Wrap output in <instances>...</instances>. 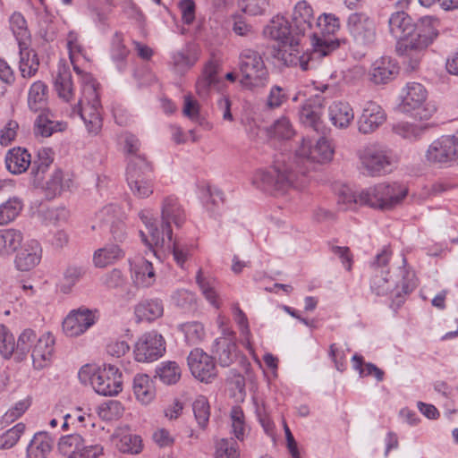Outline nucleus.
Wrapping results in <instances>:
<instances>
[{"mask_svg": "<svg viewBox=\"0 0 458 458\" xmlns=\"http://www.w3.org/2000/svg\"><path fill=\"white\" fill-rule=\"evenodd\" d=\"M97 321L96 312L84 307L72 310L63 322V330L67 336L75 337L84 334Z\"/></svg>", "mask_w": 458, "mask_h": 458, "instance_id": "obj_14", "label": "nucleus"}, {"mask_svg": "<svg viewBox=\"0 0 458 458\" xmlns=\"http://www.w3.org/2000/svg\"><path fill=\"white\" fill-rule=\"evenodd\" d=\"M301 122L314 131H318L321 126L319 107L314 105V101L309 99L300 110Z\"/></svg>", "mask_w": 458, "mask_h": 458, "instance_id": "obj_42", "label": "nucleus"}, {"mask_svg": "<svg viewBox=\"0 0 458 458\" xmlns=\"http://www.w3.org/2000/svg\"><path fill=\"white\" fill-rule=\"evenodd\" d=\"M312 52L302 53L298 46H288L289 49L282 52V60L287 66H300L302 71H308L314 59L326 56L339 47V40H333L312 33L310 38Z\"/></svg>", "mask_w": 458, "mask_h": 458, "instance_id": "obj_5", "label": "nucleus"}, {"mask_svg": "<svg viewBox=\"0 0 458 458\" xmlns=\"http://www.w3.org/2000/svg\"><path fill=\"white\" fill-rule=\"evenodd\" d=\"M264 34L283 46H299L300 37L284 16L276 15L264 29Z\"/></svg>", "mask_w": 458, "mask_h": 458, "instance_id": "obj_16", "label": "nucleus"}, {"mask_svg": "<svg viewBox=\"0 0 458 458\" xmlns=\"http://www.w3.org/2000/svg\"><path fill=\"white\" fill-rule=\"evenodd\" d=\"M161 219L170 225L173 223L176 227H181L184 224L186 220L185 211L175 196H167L163 199Z\"/></svg>", "mask_w": 458, "mask_h": 458, "instance_id": "obj_23", "label": "nucleus"}, {"mask_svg": "<svg viewBox=\"0 0 458 458\" xmlns=\"http://www.w3.org/2000/svg\"><path fill=\"white\" fill-rule=\"evenodd\" d=\"M388 275V270L373 271L370 288L377 295H386L392 292L394 286H398V284L390 279Z\"/></svg>", "mask_w": 458, "mask_h": 458, "instance_id": "obj_40", "label": "nucleus"}, {"mask_svg": "<svg viewBox=\"0 0 458 458\" xmlns=\"http://www.w3.org/2000/svg\"><path fill=\"white\" fill-rule=\"evenodd\" d=\"M23 233L17 229L0 230V256H10L21 246Z\"/></svg>", "mask_w": 458, "mask_h": 458, "instance_id": "obj_33", "label": "nucleus"}, {"mask_svg": "<svg viewBox=\"0 0 458 458\" xmlns=\"http://www.w3.org/2000/svg\"><path fill=\"white\" fill-rule=\"evenodd\" d=\"M24 430L25 425L20 422L2 434L0 436V450L10 449L15 445Z\"/></svg>", "mask_w": 458, "mask_h": 458, "instance_id": "obj_59", "label": "nucleus"}, {"mask_svg": "<svg viewBox=\"0 0 458 458\" xmlns=\"http://www.w3.org/2000/svg\"><path fill=\"white\" fill-rule=\"evenodd\" d=\"M149 238L144 232L140 231L142 242L150 248L160 247L170 249L173 241V230L169 224L161 220L160 225L157 222L147 228Z\"/></svg>", "mask_w": 458, "mask_h": 458, "instance_id": "obj_20", "label": "nucleus"}, {"mask_svg": "<svg viewBox=\"0 0 458 458\" xmlns=\"http://www.w3.org/2000/svg\"><path fill=\"white\" fill-rule=\"evenodd\" d=\"M66 126L65 123L53 119V114L49 112L42 111L34 122V133L36 136L47 138L55 132L64 131Z\"/></svg>", "mask_w": 458, "mask_h": 458, "instance_id": "obj_24", "label": "nucleus"}, {"mask_svg": "<svg viewBox=\"0 0 458 458\" xmlns=\"http://www.w3.org/2000/svg\"><path fill=\"white\" fill-rule=\"evenodd\" d=\"M398 72L397 63L391 57L383 56L372 64L369 72L370 80L375 84H386L392 81Z\"/></svg>", "mask_w": 458, "mask_h": 458, "instance_id": "obj_22", "label": "nucleus"}, {"mask_svg": "<svg viewBox=\"0 0 458 458\" xmlns=\"http://www.w3.org/2000/svg\"><path fill=\"white\" fill-rule=\"evenodd\" d=\"M232 420V432L234 437L242 441L245 434L244 413L240 406H233L230 411Z\"/></svg>", "mask_w": 458, "mask_h": 458, "instance_id": "obj_60", "label": "nucleus"}, {"mask_svg": "<svg viewBox=\"0 0 458 458\" xmlns=\"http://www.w3.org/2000/svg\"><path fill=\"white\" fill-rule=\"evenodd\" d=\"M157 377L166 384H175L181 377V369L175 361H164L156 370Z\"/></svg>", "mask_w": 458, "mask_h": 458, "instance_id": "obj_51", "label": "nucleus"}, {"mask_svg": "<svg viewBox=\"0 0 458 458\" xmlns=\"http://www.w3.org/2000/svg\"><path fill=\"white\" fill-rule=\"evenodd\" d=\"M83 61L72 63L74 72L80 76L81 96L73 111L83 120L89 133L97 135L102 128V106L98 92V83L90 73L81 70Z\"/></svg>", "mask_w": 458, "mask_h": 458, "instance_id": "obj_2", "label": "nucleus"}, {"mask_svg": "<svg viewBox=\"0 0 458 458\" xmlns=\"http://www.w3.org/2000/svg\"><path fill=\"white\" fill-rule=\"evenodd\" d=\"M238 6L249 16H261L269 10L270 0H238Z\"/></svg>", "mask_w": 458, "mask_h": 458, "instance_id": "obj_53", "label": "nucleus"}, {"mask_svg": "<svg viewBox=\"0 0 458 458\" xmlns=\"http://www.w3.org/2000/svg\"><path fill=\"white\" fill-rule=\"evenodd\" d=\"M83 274L84 270L81 267H68L64 272V276L58 284L60 291L64 293H70L72 288L77 284Z\"/></svg>", "mask_w": 458, "mask_h": 458, "instance_id": "obj_55", "label": "nucleus"}, {"mask_svg": "<svg viewBox=\"0 0 458 458\" xmlns=\"http://www.w3.org/2000/svg\"><path fill=\"white\" fill-rule=\"evenodd\" d=\"M334 151L325 138L313 145L310 139H303L296 150L295 157L280 153L276 155L272 166L259 169L253 175L252 183L258 189L267 192L284 193L291 188L301 189L307 183L306 173L313 162L324 163L331 160Z\"/></svg>", "mask_w": 458, "mask_h": 458, "instance_id": "obj_1", "label": "nucleus"}, {"mask_svg": "<svg viewBox=\"0 0 458 458\" xmlns=\"http://www.w3.org/2000/svg\"><path fill=\"white\" fill-rule=\"evenodd\" d=\"M122 375L114 365L98 368L89 377L95 392L104 396L116 395L122 391Z\"/></svg>", "mask_w": 458, "mask_h": 458, "instance_id": "obj_10", "label": "nucleus"}, {"mask_svg": "<svg viewBox=\"0 0 458 458\" xmlns=\"http://www.w3.org/2000/svg\"><path fill=\"white\" fill-rule=\"evenodd\" d=\"M192 411L198 426L206 429L210 418V405L204 395H199L192 403Z\"/></svg>", "mask_w": 458, "mask_h": 458, "instance_id": "obj_49", "label": "nucleus"}, {"mask_svg": "<svg viewBox=\"0 0 458 458\" xmlns=\"http://www.w3.org/2000/svg\"><path fill=\"white\" fill-rule=\"evenodd\" d=\"M189 369L194 377L209 383L216 377V368L213 358L199 348L193 349L187 358Z\"/></svg>", "mask_w": 458, "mask_h": 458, "instance_id": "obj_13", "label": "nucleus"}, {"mask_svg": "<svg viewBox=\"0 0 458 458\" xmlns=\"http://www.w3.org/2000/svg\"><path fill=\"white\" fill-rule=\"evenodd\" d=\"M180 329L184 335L186 343L190 345L198 344L204 339V327L198 321L183 323L180 325Z\"/></svg>", "mask_w": 458, "mask_h": 458, "instance_id": "obj_52", "label": "nucleus"}, {"mask_svg": "<svg viewBox=\"0 0 458 458\" xmlns=\"http://www.w3.org/2000/svg\"><path fill=\"white\" fill-rule=\"evenodd\" d=\"M66 41L71 63H74V60L83 61L87 64L91 61L87 49L80 42L77 32L70 31L67 35Z\"/></svg>", "mask_w": 458, "mask_h": 458, "instance_id": "obj_43", "label": "nucleus"}, {"mask_svg": "<svg viewBox=\"0 0 458 458\" xmlns=\"http://www.w3.org/2000/svg\"><path fill=\"white\" fill-rule=\"evenodd\" d=\"M213 352L220 366L229 367L237 358V345L231 337H220L215 342Z\"/></svg>", "mask_w": 458, "mask_h": 458, "instance_id": "obj_25", "label": "nucleus"}, {"mask_svg": "<svg viewBox=\"0 0 458 458\" xmlns=\"http://www.w3.org/2000/svg\"><path fill=\"white\" fill-rule=\"evenodd\" d=\"M170 63L176 73L184 74L194 65L195 59L190 56L189 49L183 47L171 53Z\"/></svg>", "mask_w": 458, "mask_h": 458, "instance_id": "obj_47", "label": "nucleus"}, {"mask_svg": "<svg viewBox=\"0 0 458 458\" xmlns=\"http://www.w3.org/2000/svg\"><path fill=\"white\" fill-rule=\"evenodd\" d=\"M55 89L58 96L69 102L73 97V83L69 71L63 69L55 80Z\"/></svg>", "mask_w": 458, "mask_h": 458, "instance_id": "obj_48", "label": "nucleus"}, {"mask_svg": "<svg viewBox=\"0 0 458 458\" xmlns=\"http://www.w3.org/2000/svg\"><path fill=\"white\" fill-rule=\"evenodd\" d=\"M10 27L19 47L29 45L30 41V33L27 28L26 20L20 13H14L11 16Z\"/></svg>", "mask_w": 458, "mask_h": 458, "instance_id": "obj_44", "label": "nucleus"}, {"mask_svg": "<svg viewBox=\"0 0 458 458\" xmlns=\"http://www.w3.org/2000/svg\"><path fill=\"white\" fill-rule=\"evenodd\" d=\"M361 168L369 176H382L394 171L399 162V156L387 144L370 142L357 152Z\"/></svg>", "mask_w": 458, "mask_h": 458, "instance_id": "obj_4", "label": "nucleus"}, {"mask_svg": "<svg viewBox=\"0 0 458 458\" xmlns=\"http://www.w3.org/2000/svg\"><path fill=\"white\" fill-rule=\"evenodd\" d=\"M130 50L123 44L122 33L116 31L111 40V58L116 64L119 71H123L126 67V59Z\"/></svg>", "mask_w": 458, "mask_h": 458, "instance_id": "obj_39", "label": "nucleus"}, {"mask_svg": "<svg viewBox=\"0 0 458 458\" xmlns=\"http://www.w3.org/2000/svg\"><path fill=\"white\" fill-rule=\"evenodd\" d=\"M53 442L47 432L36 433L27 447V457L46 458L52 449Z\"/></svg>", "mask_w": 458, "mask_h": 458, "instance_id": "obj_32", "label": "nucleus"}, {"mask_svg": "<svg viewBox=\"0 0 458 458\" xmlns=\"http://www.w3.org/2000/svg\"><path fill=\"white\" fill-rule=\"evenodd\" d=\"M403 267L400 269L402 279L398 282L395 281V284H398V286H394V288H401L402 292L407 294L411 293L417 287L418 279L414 271L406 267L405 258H403Z\"/></svg>", "mask_w": 458, "mask_h": 458, "instance_id": "obj_57", "label": "nucleus"}, {"mask_svg": "<svg viewBox=\"0 0 458 458\" xmlns=\"http://www.w3.org/2000/svg\"><path fill=\"white\" fill-rule=\"evenodd\" d=\"M220 79L217 76V70L212 63L208 64L196 82V92L201 98H206L211 90L217 87Z\"/></svg>", "mask_w": 458, "mask_h": 458, "instance_id": "obj_31", "label": "nucleus"}, {"mask_svg": "<svg viewBox=\"0 0 458 458\" xmlns=\"http://www.w3.org/2000/svg\"><path fill=\"white\" fill-rule=\"evenodd\" d=\"M427 99V90L423 85L418 82H408L406 87L403 89L402 102L400 108L403 113L414 114L415 116L420 118H428L431 114L427 112V109L423 108V105Z\"/></svg>", "mask_w": 458, "mask_h": 458, "instance_id": "obj_12", "label": "nucleus"}, {"mask_svg": "<svg viewBox=\"0 0 458 458\" xmlns=\"http://www.w3.org/2000/svg\"><path fill=\"white\" fill-rule=\"evenodd\" d=\"M238 67L242 88L253 90L265 87L269 79L268 70L261 55L253 49H243L239 55Z\"/></svg>", "mask_w": 458, "mask_h": 458, "instance_id": "obj_6", "label": "nucleus"}, {"mask_svg": "<svg viewBox=\"0 0 458 458\" xmlns=\"http://www.w3.org/2000/svg\"><path fill=\"white\" fill-rule=\"evenodd\" d=\"M426 158L429 163L448 165L458 160V140L455 136H442L428 148Z\"/></svg>", "mask_w": 458, "mask_h": 458, "instance_id": "obj_11", "label": "nucleus"}, {"mask_svg": "<svg viewBox=\"0 0 458 458\" xmlns=\"http://www.w3.org/2000/svg\"><path fill=\"white\" fill-rule=\"evenodd\" d=\"M427 130V125L406 121H400L392 124L393 133L411 142L420 140Z\"/></svg>", "mask_w": 458, "mask_h": 458, "instance_id": "obj_34", "label": "nucleus"}, {"mask_svg": "<svg viewBox=\"0 0 458 458\" xmlns=\"http://www.w3.org/2000/svg\"><path fill=\"white\" fill-rule=\"evenodd\" d=\"M97 218L105 224H113L124 218V213L117 204H108L103 207L98 213Z\"/></svg>", "mask_w": 458, "mask_h": 458, "instance_id": "obj_62", "label": "nucleus"}, {"mask_svg": "<svg viewBox=\"0 0 458 458\" xmlns=\"http://www.w3.org/2000/svg\"><path fill=\"white\" fill-rule=\"evenodd\" d=\"M165 352V341L161 334L152 330L141 335L133 348L134 359L138 362H152Z\"/></svg>", "mask_w": 458, "mask_h": 458, "instance_id": "obj_9", "label": "nucleus"}, {"mask_svg": "<svg viewBox=\"0 0 458 458\" xmlns=\"http://www.w3.org/2000/svg\"><path fill=\"white\" fill-rule=\"evenodd\" d=\"M23 208L22 200L18 197L9 198L0 205V225L14 221Z\"/></svg>", "mask_w": 458, "mask_h": 458, "instance_id": "obj_41", "label": "nucleus"}, {"mask_svg": "<svg viewBox=\"0 0 458 458\" xmlns=\"http://www.w3.org/2000/svg\"><path fill=\"white\" fill-rule=\"evenodd\" d=\"M124 251L117 244H107L95 250L93 262L97 267H105L112 265L124 257Z\"/></svg>", "mask_w": 458, "mask_h": 458, "instance_id": "obj_36", "label": "nucleus"}, {"mask_svg": "<svg viewBox=\"0 0 458 458\" xmlns=\"http://www.w3.org/2000/svg\"><path fill=\"white\" fill-rule=\"evenodd\" d=\"M31 164L30 154L22 148H13L5 156L7 170L13 174L24 173Z\"/></svg>", "mask_w": 458, "mask_h": 458, "instance_id": "obj_29", "label": "nucleus"}, {"mask_svg": "<svg viewBox=\"0 0 458 458\" xmlns=\"http://www.w3.org/2000/svg\"><path fill=\"white\" fill-rule=\"evenodd\" d=\"M83 443L84 439L80 434H70L59 439L58 449L68 458H72L73 454H79Z\"/></svg>", "mask_w": 458, "mask_h": 458, "instance_id": "obj_50", "label": "nucleus"}, {"mask_svg": "<svg viewBox=\"0 0 458 458\" xmlns=\"http://www.w3.org/2000/svg\"><path fill=\"white\" fill-rule=\"evenodd\" d=\"M54 161V152L49 148L38 150V158L31 162V174L37 180H41Z\"/></svg>", "mask_w": 458, "mask_h": 458, "instance_id": "obj_45", "label": "nucleus"}, {"mask_svg": "<svg viewBox=\"0 0 458 458\" xmlns=\"http://www.w3.org/2000/svg\"><path fill=\"white\" fill-rule=\"evenodd\" d=\"M42 259V248L37 240L25 242L16 251L14 267L18 271L29 272L36 267Z\"/></svg>", "mask_w": 458, "mask_h": 458, "instance_id": "obj_18", "label": "nucleus"}, {"mask_svg": "<svg viewBox=\"0 0 458 458\" xmlns=\"http://www.w3.org/2000/svg\"><path fill=\"white\" fill-rule=\"evenodd\" d=\"M288 99V93L285 88L274 85L270 88L266 99V107L270 110L279 108Z\"/></svg>", "mask_w": 458, "mask_h": 458, "instance_id": "obj_58", "label": "nucleus"}, {"mask_svg": "<svg viewBox=\"0 0 458 458\" xmlns=\"http://www.w3.org/2000/svg\"><path fill=\"white\" fill-rule=\"evenodd\" d=\"M152 166L140 155L131 156L126 170V181L132 193L140 198H147L153 192Z\"/></svg>", "mask_w": 458, "mask_h": 458, "instance_id": "obj_8", "label": "nucleus"}, {"mask_svg": "<svg viewBox=\"0 0 458 458\" xmlns=\"http://www.w3.org/2000/svg\"><path fill=\"white\" fill-rule=\"evenodd\" d=\"M20 53V72L23 78L34 76L39 66V60L37 53L29 48V45L19 47Z\"/></svg>", "mask_w": 458, "mask_h": 458, "instance_id": "obj_37", "label": "nucleus"}, {"mask_svg": "<svg viewBox=\"0 0 458 458\" xmlns=\"http://www.w3.org/2000/svg\"><path fill=\"white\" fill-rule=\"evenodd\" d=\"M407 192V189L397 182H382L362 191L360 201L374 208L391 209L403 201Z\"/></svg>", "mask_w": 458, "mask_h": 458, "instance_id": "obj_7", "label": "nucleus"}, {"mask_svg": "<svg viewBox=\"0 0 458 458\" xmlns=\"http://www.w3.org/2000/svg\"><path fill=\"white\" fill-rule=\"evenodd\" d=\"M55 339L50 332L42 334L31 351L33 367L42 369L48 367L54 358Z\"/></svg>", "mask_w": 458, "mask_h": 458, "instance_id": "obj_19", "label": "nucleus"}, {"mask_svg": "<svg viewBox=\"0 0 458 458\" xmlns=\"http://www.w3.org/2000/svg\"><path fill=\"white\" fill-rule=\"evenodd\" d=\"M386 121V114L380 105L374 101L365 103L358 118V131L362 134L375 132Z\"/></svg>", "mask_w": 458, "mask_h": 458, "instance_id": "obj_17", "label": "nucleus"}, {"mask_svg": "<svg viewBox=\"0 0 458 458\" xmlns=\"http://www.w3.org/2000/svg\"><path fill=\"white\" fill-rule=\"evenodd\" d=\"M164 313V306L158 299H146L134 307L137 322H151L160 318Z\"/></svg>", "mask_w": 458, "mask_h": 458, "instance_id": "obj_28", "label": "nucleus"}, {"mask_svg": "<svg viewBox=\"0 0 458 458\" xmlns=\"http://www.w3.org/2000/svg\"><path fill=\"white\" fill-rule=\"evenodd\" d=\"M293 24L300 38L310 31L314 25H317L313 9L307 1H299L295 4L293 13Z\"/></svg>", "mask_w": 458, "mask_h": 458, "instance_id": "obj_21", "label": "nucleus"}, {"mask_svg": "<svg viewBox=\"0 0 458 458\" xmlns=\"http://www.w3.org/2000/svg\"><path fill=\"white\" fill-rule=\"evenodd\" d=\"M328 116L337 128H347L354 119V113L347 102L334 101L328 107Z\"/></svg>", "mask_w": 458, "mask_h": 458, "instance_id": "obj_27", "label": "nucleus"}, {"mask_svg": "<svg viewBox=\"0 0 458 458\" xmlns=\"http://www.w3.org/2000/svg\"><path fill=\"white\" fill-rule=\"evenodd\" d=\"M196 283L200 288L207 301L213 306L218 307V296L216 290V282L211 277L203 275V271L199 268L196 275Z\"/></svg>", "mask_w": 458, "mask_h": 458, "instance_id": "obj_46", "label": "nucleus"}, {"mask_svg": "<svg viewBox=\"0 0 458 458\" xmlns=\"http://www.w3.org/2000/svg\"><path fill=\"white\" fill-rule=\"evenodd\" d=\"M131 279L138 286L148 287L155 282V271L152 263L140 258L131 264Z\"/></svg>", "mask_w": 458, "mask_h": 458, "instance_id": "obj_26", "label": "nucleus"}, {"mask_svg": "<svg viewBox=\"0 0 458 458\" xmlns=\"http://www.w3.org/2000/svg\"><path fill=\"white\" fill-rule=\"evenodd\" d=\"M347 28L355 42L359 45L369 46L376 39L375 24L364 13H352L348 17Z\"/></svg>", "mask_w": 458, "mask_h": 458, "instance_id": "obj_15", "label": "nucleus"}, {"mask_svg": "<svg viewBox=\"0 0 458 458\" xmlns=\"http://www.w3.org/2000/svg\"><path fill=\"white\" fill-rule=\"evenodd\" d=\"M17 350V342L9 328L0 324V354L4 359H10Z\"/></svg>", "mask_w": 458, "mask_h": 458, "instance_id": "obj_56", "label": "nucleus"}, {"mask_svg": "<svg viewBox=\"0 0 458 458\" xmlns=\"http://www.w3.org/2000/svg\"><path fill=\"white\" fill-rule=\"evenodd\" d=\"M415 28L416 23L414 24L412 19L404 12H396L389 19L390 32L397 41L410 35Z\"/></svg>", "mask_w": 458, "mask_h": 458, "instance_id": "obj_30", "label": "nucleus"}, {"mask_svg": "<svg viewBox=\"0 0 458 458\" xmlns=\"http://www.w3.org/2000/svg\"><path fill=\"white\" fill-rule=\"evenodd\" d=\"M437 26V19L422 17L416 23L414 31L396 42V52L405 59L411 71L419 66L423 52L438 36Z\"/></svg>", "mask_w": 458, "mask_h": 458, "instance_id": "obj_3", "label": "nucleus"}, {"mask_svg": "<svg viewBox=\"0 0 458 458\" xmlns=\"http://www.w3.org/2000/svg\"><path fill=\"white\" fill-rule=\"evenodd\" d=\"M38 337L36 332L31 328L24 329L17 339V352L21 354H27L32 351Z\"/></svg>", "mask_w": 458, "mask_h": 458, "instance_id": "obj_63", "label": "nucleus"}, {"mask_svg": "<svg viewBox=\"0 0 458 458\" xmlns=\"http://www.w3.org/2000/svg\"><path fill=\"white\" fill-rule=\"evenodd\" d=\"M31 402L29 398L17 402L3 416L1 423L8 425L19 419L30 408Z\"/></svg>", "mask_w": 458, "mask_h": 458, "instance_id": "obj_64", "label": "nucleus"}, {"mask_svg": "<svg viewBox=\"0 0 458 458\" xmlns=\"http://www.w3.org/2000/svg\"><path fill=\"white\" fill-rule=\"evenodd\" d=\"M239 457V445L233 438H221L216 442L215 458Z\"/></svg>", "mask_w": 458, "mask_h": 458, "instance_id": "obj_54", "label": "nucleus"}, {"mask_svg": "<svg viewBox=\"0 0 458 458\" xmlns=\"http://www.w3.org/2000/svg\"><path fill=\"white\" fill-rule=\"evenodd\" d=\"M133 393L139 402L149 403L155 397L156 391L152 379L147 374H138L133 378Z\"/></svg>", "mask_w": 458, "mask_h": 458, "instance_id": "obj_35", "label": "nucleus"}, {"mask_svg": "<svg viewBox=\"0 0 458 458\" xmlns=\"http://www.w3.org/2000/svg\"><path fill=\"white\" fill-rule=\"evenodd\" d=\"M117 446L122 453L137 454L142 450L141 438L137 435H124L120 438Z\"/></svg>", "mask_w": 458, "mask_h": 458, "instance_id": "obj_61", "label": "nucleus"}, {"mask_svg": "<svg viewBox=\"0 0 458 458\" xmlns=\"http://www.w3.org/2000/svg\"><path fill=\"white\" fill-rule=\"evenodd\" d=\"M47 104V86L41 81H35L28 94V106L32 112L45 111Z\"/></svg>", "mask_w": 458, "mask_h": 458, "instance_id": "obj_38", "label": "nucleus"}]
</instances>
